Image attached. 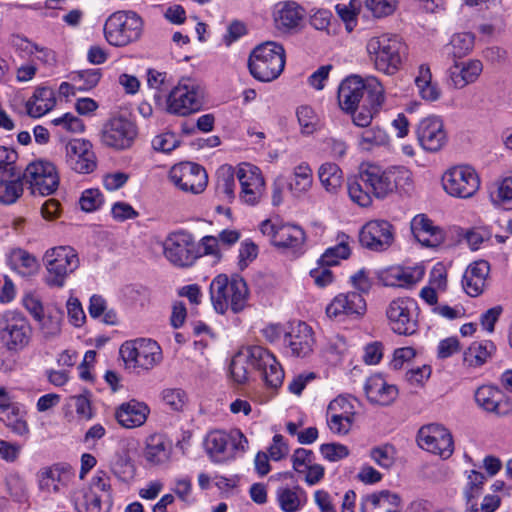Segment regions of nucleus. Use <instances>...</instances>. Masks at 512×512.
I'll return each mask as SVG.
<instances>
[{
    "mask_svg": "<svg viewBox=\"0 0 512 512\" xmlns=\"http://www.w3.org/2000/svg\"><path fill=\"white\" fill-rule=\"evenodd\" d=\"M258 370L266 386L277 389L282 385L284 371L267 349L262 346H250L246 354L233 357L230 364V373L235 382L242 384L248 380L250 368Z\"/></svg>",
    "mask_w": 512,
    "mask_h": 512,
    "instance_id": "nucleus-1",
    "label": "nucleus"
},
{
    "mask_svg": "<svg viewBox=\"0 0 512 512\" xmlns=\"http://www.w3.org/2000/svg\"><path fill=\"white\" fill-rule=\"evenodd\" d=\"M366 53L373 67L386 75H394L403 64L406 45L401 38L391 33L373 35L366 41Z\"/></svg>",
    "mask_w": 512,
    "mask_h": 512,
    "instance_id": "nucleus-2",
    "label": "nucleus"
},
{
    "mask_svg": "<svg viewBox=\"0 0 512 512\" xmlns=\"http://www.w3.org/2000/svg\"><path fill=\"white\" fill-rule=\"evenodd\" d=\"M361 180L378 199H384L395 191L407 193L412 186V174L402 166L383 170L379 166L368 165L361 169Z\"/></svg>",
    "mask_w": 512,
    "mask_h": 512,
    "instance_id": "nucleus-3",
    "label": "nucleus"
},
{
    "mask_svg": "<svg viewBox=\"0 0 512 512\" xmlns=\"http://www.w3.org/2000/svg\"><path fill=\"white\" fill-rule=\"evenodd\" d=\"M210 298L216 312L224 314L228 309L241 312L247 305L249 290L247 283L238 275L228 278L217 275L210 283Z\"/></svg>",
    "mask_w": 512,
    "mask_h": 512,
    "instance_id": "nucleus-4",
    "label": "nucleus"
},
{
    "mask_svg": "<svg viewBox=\"0 0 512 512\" xmlns=\"http://www.w3.org/2000/svg\"><path fill=\"white\" fill-rule=\"evenodd\" d=\"M254 78L269 82L279 77L285 67V50L282 45L268 41L258 45L248 62Z\"/></svg>",
    "mask_w": 512,
    "mask_h": 512,
    "instance_id": "nucleus-5",
    "label": "nucleus"
},
{
    "mask_svg": "<svg viewBox=\"0 0 512 512\" xmlns=\"http://www.w3.org/2000/svg\"><path fill=\"white\" fill-rule=\"evenodd\" d=\"M43 262L46 269L44 283L50 288H62L69 275L79 267V257L71 246H57L48 249Z\"/></svg>",
    "mask_w": 512,
    "mask_h": 512,
    "instance_id": "nucleus-6",
    "label": "nucleus"
},
{
    "mask_svg": "<svg viewBox=\"0 0 512 512\" xmlns=\"http://www.w3.org/2000/svg\"><path fill=\"white\" fill-rule=\"evenodd\" d=\"M205 89L195 79L182 78L167 97V110L178 116L200 111L204 105Z\"/></svg>",
    "mask_w": 512,
    "mask_h": 512,
    "instance_id": "nucleus-7",
    "label": "nucleus"
},
{
    "mask_svg": "<svg viewBox=\"0 0 512 512\" xmlns=\"http://www.w3.org/2000/svg\"><path fill=\"white\" fill-rule=\"evenodd\" d=\"M142 30L143 21L133 11H117L111 14L104 24L105 39L116 47H124L137 41Z\"/></svg>",
    "mask_w": 512,
    "mask_h": 512,
    "instance_id": "nucleus-8",
    "label": "nucleus"
},
{
    "mask_svg": "<svg viewBox=\"0 0 512 512\" xmlns=\"http://www.w3.org/2000/svg\"><path fill=\"white\" fill-rule=\"evenodd\" d=\"M32 328L27 317L17 310L0 313V343L9 352H18L28 346Z\"/></svg>",
    "mask_w": 512,
    "mask_h": 512,
    "instance_id": "nucleus-9",
    "label": "nucleus"
},
{
    "mask_svg": "<svg viewBox=\"0 0 512 512\" xmlns=\"http://www.w3.org/2000/svg\"><path fill=\"white\" fill-rule=\"evenodd\" d=\"M163 254L173 266L179 268L191 267L201 256L198 243L186 231L170 233L163 242Z\"/></svg>",
    "mask_w": 512,
    "mask_h": 512,
    "instance_id": "nucleus-10",
    "label": "nucleus"
},
{
    "mask_svg": "<svg viewBox=\"0 0 512 512\" xmlns=\"http://www.w3.org/2000/svg\"><path fill=\"white\" fill-rule=\"evenodd\" d=\"M386 317L394 333L410 336L418 330V304L410 297L392 300L386 308Z\"/></svg>",
    "mask_w": 512,
    "mask_h": 512,
    "instance_id": "nucleus-11",
    "label": "nucleus"
},
{
    "mask_svg": "<svg viewBox=\"0 0 512 512\" xmlns=\"http://www.w3.org/2000/svg\"><path fill=\"white\" fill-rule=\"evenodd\" d=\"M247 447L248 440L239 429L230 432L215 430L205 438V449L215 462L224 461L234 452H244Z\"/></svg>",
    "mask_w": 512,
    "mask_h": 512,
    "instance_id": "nucleus-12",
    "label": "nucleus"
},
{
    "mask_svg": "<svg viewBox=\"0 0 512 512\" xmlns=\"http://www.w3.org/2000/svg\"><path fill=\"white\" fill-rule=\"evenodd\" d=\"M21 176L34 195H50L57 190L59 185V176L55 165L46 160L29 163Z\"/></svg>",
    "mask_w": 512,
    "mask_h": 512,
    "instance_id": "nucleus-13",
    "label": "nucleus"
},
{
    "mask_svg": "<svg viewBox=\"0 0 512 512\" xmlns=\"http://www.w3.org/2000/svg\"><path fill=\"white\" fill-rule=\"evenodd\" d=\"M120 355L129 367L151 369L162 359L161 348L156 341L146 338L125 342Z\"/></svg>",
    "mask_w": 512,
    "mask_h": 512,
    "instance_id": "nucleus-14",
    "label": "nucleus"
},
{
    "mask_svg": "<svg viewBox=\"0 0 512 512\" xmlns=\"http://www.w3.org/2000/svg\"><path fill=\"white\" fill-rule=\"evenodd\" d=\"M444 190L453 197L470 198L480 187L476 171L467 165L450 168L442 177Z\"/></svg>",
    "mask_w": 512,
    "mask_h": 512,
    "instance_id": "nucleus-15",
    "label": "nucleus"
},
{
    "mask_svg": "<svg viewBox=\"0 0 512 512\" xmlns=\"http://www.w3.org/2000/svg\"><path fill=\"white\" fill-rule=\"evenodd\" d=\"M236 177L240 184V200L251 206L258 204L265 194V180L261 170L255 165L242 163L237 168Z\"/></svg>",
    "mask_w": 512,
    "mask_h": 512,
    "instance_id": "nucleus-16",
    "label": "nucleus"
},
{
    "mask_svg": "<svg viewBox=\"0 0 512 512\" xmlns=\"http://www.w3.org/2000/svg\"><path fill=\"white\" fill-rule=\"evenodd\" d=\"M169 178L179 189L192 194L202 193L208 183L205 169L192 162L174 165L169 172Z\"/></svg>",
    "mask_w": 512,
    "mask_h": 512,
    "instance_id": "nucleus-17",
    "label": "nucleus"
},
{
    "mask_svg": "<svg viewBox=\"0 0 512 512\" xmlns=\"http://www.w3.org/2000/svg\"><path fill=\"white\" fill-rule=\"evenodd\" d=\"M417 440L422 449L444 459L449 458L454 451L451 433L439 424H429L420 428Z\"/></svg>",
    "mask_w": 512,
    "mask_h": 512,
    "instance_id": "nucleus-18",
    "label": "nucleus"
},
{
    "mask_svg": "<svg viewBox=\"0 0 512 512\" xmlns=\"http://www.w3.org/2000/svg\"><path fill=\"white\" fill-rule=\"evenodd\" d=\"M366 312V301L360 293L349 292L337 295L326 307L331 319L343 321L347 318L358 319Z\"/></svg>",
    "mask_w": 512,
    "mask_h": 512,
    "instance_id": "nucleus-19",
    "label": "nucleus"
},
{
    "mask_svg": "<svg viewBox=\"0 0 512 512\" xmlns=\"http://www.w3.org/2000/svg\"><path fill=\"white\" fill-rule=\"evenodd\" d=\"M261 232L270 237L271 242L281 248H300L305 242V232L297 225L275 224L265 220L260 226Z\"/></svg>",
    "mask_w": 512,
    "mask_h": 512,
    "instance_id": "nucleus-20",
    "label": "nucleus"
},
{
    "mask_svg": "<svg viewBox=\"0 0 512 512\" xmlns=\"http://www.w3.org/2000/svg\"><path fill=\"white\" fill-rule=\"evenodd\" d=\"M416 134L420 146L429 152L441 150L448 140L443 120L438 116L423 118L417 126Z\"/></svg>",
    "mask_w": 512,
    "mask_h": 512,
    "instance_id": "nucleus-21",
    "label": "nucleus"
},
{
    "mask_svg": "<svg viewBox=\"0 0 512 512\" xmlns=\"http://www.w3.org/2000/svg\"><path fill=\"white\" fill-rule=\"evenodd\" d=\"M359 237L362 246L373 251H384L394 241L393 226L385 220H373L362 227Z\"/></svg>",
    "mask_w": 512,
    "mask_h": 512,
    "instance_id": "nucleus-22",
    "label": "nucleus"
},
{
    "mask_svg": "<svg viewBox=\"0 0 512 512\" xmlns=\"http://www.w3.org/2000/svg\"><path fill=\"white\" fill-rule=\"evenodd\" d=\"M135 136V125L126 118L116 117L105 125L102 141L106 146L115 149H126L131 146Z\"/></svg>",
    "mask_w": 512,
    "mask_h": 512,
    "instance_id": "nucleus-23",
    "label": "nucleus"
},
{
    "mask_svg": "<svg viewBox=\"0 0 512 512\" xmlns=\"http://www.w3.org/2000/svg\"><path fill=\"white\" fill-rule=\"evenodd\" d=\"M284 344L296 357H306L315 344L312 328L302 321L292 322L284 335Z\"/></svg>",
    "mask_w": 512,
    "mask_h": 512,
    "instance_id": "nucleus-24",
    "label": "nucleus"
},
{
    "mask_svg": "<svg viewBox=\"0 0 512 512\" xmlns=\"http://www.w3.org/2000/svg\"><path fill=\"white\" fill-rule=\"evenodd\" d=\"M89 142L74 139L66 144V163L77 173H91L95 167V156Z\"/></svg>",
    "mask_w": 512,
    "mask_h": 512,
    "instance_id": "nucleus-25",
    "label": "nucleus"
},
{
    "mask_svg": "<svg viewBox=\"0 0 512 512\" xmlns=\"http://www.w3.org/2000/svg\"><path fill=\"white\" fill-rule=\"evenodd\" d=\"M475 401L483 410L497 415H507L512 405L505 394L496 386L482 385L475 391Z\"/></svg>",
    "mask_w": 512,
    "mask_h": 512,
    "instance_id": "nucleus-26",
    "label": "nucleus"
},
{
    "mask_svg": "<svg viewBox=\"0 0 512 512\" xmlns=\"http://www.w3.org/2000/svg\"><path fill=\"white\" fill-rule=\"evenodd\" d=\"M366 79L357 75L345 78L338 88V103L347 113H355L365 94Z\"/></svg>",
    "mask_w": 512,
    "mask_h": 512,
    "instance_id": "nucleus-27",
    "label": "nucleus"
},
{
    "mask_svg": "<svg viewBox=\"0 0 512 512\" xmlns=\"http://www.w3.org/2000/svg\"><path fill=\"white\" fill-rule=\"evenodd\" d=\"M490 265L480 260L471 263L465 270L462 278V287L471 297L481 295L487 287Z\"/></svg>",
    "mask_w": 512,
    "mask_h": 512,
    "instance_id": "nucleus-28",
    "label": "nucleus"
},
{
    "mask_svg": "<svg viewBox=\"0 0 512 512\" xmlns=\"http://www.w3.org/2000/svg\"><path fill=\"white\" fill-rule=\"evenodd\" d=\"M73 476L70 466L56 464L39 473V488L48 493H59L68 485Z\"/></svg>",
    "mask_w": 512,
    "mask_h": 512,
    "instance_id": "nucleus-29",
    "label": "nucleus"
},
{
    "mask_svg": "<svg viewBox=\"0 0 512 512\" xmlns=\"http://www.w3.org/2000/svg\"><path fill=\"white\" fill-rule=\"evenodd\" d=\"M411 231L423 246L437 247L444 241V232L426 215L418 214L411 221Z\"/></svg>",
    "mask_w": 512,
    "mask_h": 512,
    "instance_id": "nucleus-30",
    "label": "nucleus"
},
{
    "mask_svg": "<svg viewBox=\"0 0 512 512\" xmlns=\"http://www.w3.org/2000/svg\"><path fill=\"white\" fill-rule=\"evenodd\" d=\"M483 72V63L478 59L456 62L449 68V79L456 89L475 83Z\"/></svg>",
    "mask_w": 512,
    "mask_h": 512,
    "instance_id": "nucleus-31",
    "label": "nucleus"
},
{
    "mask_svg": "<svg viewBox=\"0 0 512 512\" xmlns=\"http://www.w3.org/2000/svg\"><path fill=\"white\" fill-rule=\"evenodd\" d=\"M26 416L27 411L18 402L10 401L0 405V422L12 433L21 437L27 436L30 432Z\"/></svg>",
    "mask_w": 512,
    "mask_h": 512,
    "instance_id": "nucleus-32",
    "label": "nucleus"
},
{
    "mask_svg": "<svg viewBox=\"0 0 512 512\" xmlns=\"http://www.w3.org/2000/svg\"><path fill=\"white\" fill-rule=\"evenodd\" d=\"M149 407L136 400L121 404L116 410L115 417L118 423L127 429H132L142 426L149 415Z\"/></svg>",
    "mask_w": 512,
    "mask_h": 512,
    "instance_id": "nucleus-33",
    "label": "nucleus"
},
{
    "mask_svg": "<svg viewBox=\"0 0 512 512\" xmlns=\"http://www.w3.org/2000/svg\"><path fill=\"white\" fill-rule=\"evenodd\" d=\"M362 512H400L401 498L398 494L382 490L365 496L361 502Z\"/></svg>",
    "mask_w": 512,
    "mask_h": 512,
    "instance_id": "nucleus-34",
    "label": "nucleus"
},
{
    "mask_svg": "<svg viewBox=\"0 0 512 512\" xmlns=\"http://www.w3.org/2000/svg\"><path fill=\"white\" fill-rule=\"evenodd\" d=\"M364 390L371 403L379 405H390L397 398L396 386L387 384L380 375L369 377L365 383Z\"/></svg>",
    "mask_w": 512,
    "mask_h": 512,
    "instance_id": "nucleus-35",
    "label": "nucleus"
},
{
    "mask_svg": "<svg viewBox=\"0 0 512 512\" xmlns=\"http://www.w3.org/2000/svg\"><path fill=\"white\" fill-rule=\"evenodd\" d=\"M112 504V494H99L94 490H84L75 499L78 512H109Z\"/></svg>",
    "mask_w": 512,
    "mask_h": 512,
    "instance_id": "nucleus-36",
    "label": "nucleus"
},
{
    "mask_svg": "<svg viewBox=\"0 0 512 512\" xmlns=\"http://www.w3.org/2000/svg\"><path fill=\"white\" fill-rule=\"evenodd\" d=\"M171 446L162 434L154 433L149 435L145 441L144 457L153 464L159 465L168 461Z\"/></svg>",
    "mask_w": 512,
    "mask_h": 512,
    "instance_id": "nucleus-37",
    "label": "nucleus"
},
{
    "mask_svg": "<svg viewBox=\"0 0 512 512\" xmlns=\"http://www.w3.org/2000/svg\"><path fill=\"white\" fill-rule=\"evenodd\" d=\"M56 104L55 94L51 88H37L33 96L27 101V113L34 118L41 117L51 111Z\"/></svg>",
    "mask_w": 512,
    "mask_h": 512,
    "instance_id": "nucleus-38",
    "label": "nucleus"
},
{
    "mask_svg": "<svg viewBox=\"0 0 512 512\" xmlns=\"http://www.w3.org/2000/svg\"><path fill=\"white\" fill-rule=\"evenodd\" d=\"M302 17V10L295 2L281 3L274 12L275 25L277 29L282 31L296 28Z\"/></svg>",
    "mask_w": 512,
    "mask_h": 512,
    "instance_id": "nucleus-39",
    "label": "nucleus"
},
{
    "mask_svg": "<svg viewBox=\"0 0 512 512\" xmlns=\"http://www.w3.org/2000/svg\"><path fill=\"white\" fill-rule=\"evenodd\" d=\"M8 264L23 276L34 275L39 270L37 258L22 248H14L10 251Z\"/></svg>",
    "mask_w": 512,
    "mask_h": 512,
    "instance_id": "nucleus-40",
    "label": "nucleus"
},
{
    "mask_svg": "<svg viewBox=\"0 0 512 512\" xmlns=\"http://www.w3.org/2000/svg\"><path fill=\"white\" fill-rule=\"evenodd\" d=\"M495 351V345L491 341L472 343L463 354V363L467 367H480L487 362Z\"/></svg>",
    "mask_w": 512,
    "mask_h": 512,
    "instance_id": "nucleus-41",
    "label": "nucleus"
},
{
    "mask_svg": "<svg viewBox=\"0 0 512 512\" xmlns=\"http://www.w3.org/2000/svg\"><path fill=\"white\" fill-rule=\"evenodd\" d=\"M279 507L284 512H296L305 503V492L299 487H280L276 491Z\"/></svg>",
    "mask_w": 512,
    "mask_h": 512,
    "instance_id": "nucleus-42",
    "label": "nucleus"
},
{
    "mask_svg": "<svg viewBox=\"0 0 512 512\" xmlns=\"http://www.w3.org/2000/svg\"><path fill=\"white\" fill-rule=\"evenodd\" d=\"M313 184V172L307 163H301L294 167L289 189L296 197L306 194Z\"/></svg>",
    "mask_w": 512,
    "mask_h": 512,
    "instance_id": "nucleus-43",
    "label": "nucleus"
},
{
    "mask_svg": "<svg viewBox=\"0 0 512 512\" xmlns=\"http://www.w3.org/2000/svg\"><path fill=\"white\" fill-rule=\"evenodd\" d=\"M318 177L329 193L335 194L341 188L343 182V173L340 167L335 163H324L319 167Z\"/></svg>",
    "mask_w": 512,
    "mask_h": 512,
    "instance_id": "nucleus-44",
    "label": "nucleus"
},
{
    "mask_svg": "<svg viewBox=\"0 0 512 512\" xmlns=\"http://www.w3.org/2000/svg\"><path fill=\"white\" fill-rule=\"evenodd\" d=\"M235 174L231 166H222L217 172L216 192L227 202L235 198Z\"/></svg>",
    "mask_w": 512,
    "mask_h": 512,
    "instance_id": "nucleus-45",
    "label": "nucleus"
},
{
    "mask_svg": "<svg viewBox=\"0 0 512 512\" xmlns=\"http://www.w3.org/2000/svg\"><path fill=\"white\" fill-rule=\"evenodd\" d=\"M432 75L428 66L419 67L418 76L415 78V84L422 99L426 101H436L440 97V89L431 81Z\"/></svg>",
    "mask_w": 512,
    "mask_h": 512,
    "instance_id": "nucleus-46",
    "label": "nucleus"
},
{
    "mask_svg": "<svg viewBox=\"0 0 512 512\" xmlns=\"http://www.w3.org/2000/svg\"><path fill=\"white\" fill-rule=\"evenodd\" d=\"M347 189L350 199L361 207H368L372 204V192L365 188L361 180V171L358 175L348 179Z\"/></svg>",
    "mask_w": 512,
    "mask_h": 512,
    "instance_id": "nucleus-47",
    "label": "nucleus"
},
{
    "mask_svg": "<svg viewBox=\"0 0 512 512\" xmlns=\"http://www.w3.org/2000/svg\"><path fill=\"white\" fill-rule=\"evenodd\" d=\"M350 253L348 237L343 234L339 237V243L337 245L326 249L319 259V264L326 266L337 265L341 259H347Z\"/></svg>",
    "mask_w": 512,
    "mask_h": 512,
    "instance_id": "nucleus-48",
    "label": "nucleus"
},
{
    "mask_svg": "<svg viewBox=\"0 0 512 512\" xmlns=\"http://www.w3.org/2000/svg\"><path fill=\"white\" fill-rule=\"evenodd\" d=\"M24 183L20 175L13 180H0V203L5 205L15 203L23 194Z\"/></svg>",
    "mask_w": 512,
    "mask_h": 512,
    "instance_id": "nucleus-49",
    "label": "nucleus"
},
{
    "mask_svg": "<svg viewBox=\"0 0 512 512\" xmlns=\"http://www.w3.org/2000/svg\"><path fill=\"white\" fill-rule=\"evenodd\" d=\"M296 115L303 134L310 135L319 129L320 120L311 107L300 106Z\"/></svg>",
    "mask_w": 512,
    "mask_h": 512,
    "instance_id": "nucleus-50",
    "label": "nucleus"
},
{
    "mask_svg": "<svg viewBox=\"0 0 512 512\" xmlns=\"http://www.w3.org/2000/svg\"><path fill=\"white\" fill-rule=\"evenodd\" d=\"M101 78L100 69H88L74 72L71 76V80L74 83V87L79 90H90L94 88Z\"/></svg>",
    "mask_w": 512,
    "mask_h": 512,
    "instance_id": "nucleus-51",
    "label": "nucleus"
},
{
    "mask_svg": "<svg viewBox=\"0 0 512 512\" xmlns=\"http://www.w3.org/2000/svg\"><path fill=\"white\" fill-rule=\"evenodd\" d=\"M491 198L494 203L504 207L512 208V175L503 178L494 192H491Z\"/></svg>",
    "mask_w": 512,
    "mask_h": 512,
    "instance_id": "nucleus-52",
    "label": "nucleus"
},
{
    "mask_svg": "<svg viewBox=\"0 0 512 512\" xmlns=\"http://www.w3.org/2000/svg\"><path fill=\"white\" fill-rule=\"evenodd\" d=\"M365 93H367V100L369 101V105L374 112H378L384 103V88L379 80L375 77L366 78V88Z\"/></svg>",
    "mask_w": 512,
    "mask_h": 512,
    "instance_id": "nucleus-53",
    "label": "nucleus"
},
{
    "mask_svg": "<svg viewBox=\"0 0 512 512\" xmlns=\"http://www.w3.org/2000/svg\"><path fill=\"white\" fill-rule=\"evenodd\" d=\"M451 53L454 57L462 58L470 53L474 47V36L471 33H458L450 41Z\"/></svg>",
    "mask_w": 512,
    "mask_h": 512,
    "instance_id": "nucleus-54",
    "label": "nucleus"
},
{
    "mask_svg": "<svg viewBox=\"0 0 512 512\" xmlns=\"http://www.w3.org/2000/svg\"><path fill=\"white\" fill-rule=\"evenodd\" d=\"M387 140L388 138L385 131L380 127L375 126L367 128L361 133L359 145L363 149L369 150L374 146L386 143Z\"/></svg>",
    "mask_w": 512,
    "mask_h": 512,
    "instance_id": "nucleus-55",
    "label": "nucleus"
},
{
    "mask_svg": "<svg viewBox=\"0 0 512 512\" xmlns=\"http://www.w3.org/2000/svg\"><path fill=\"white\" fill-rule=\"evenodd\" d=\"M327 415H337L340 417L354 419L355 408L347 397L338 396L329 403Z\"/></svg>",
    "mask_w": 512,
    "mask_h": 512,
    "instance_id": "nucleus-56",
    "label": "nucleus"
},
{
    "mask_svg": "<svg viewBox=\"0 0 512 512\" xmlns=\"http://www.w3.org/2000/svg\"><path fill=\"white\" fill-rule=\"evenodd\" d=\"M6 487L10 496L18 502L27 498V486L22 477L17 473H10L6 478Z\"/></svg>",
    "mask_w": 512,
    "mask_h": 512,
    "instance_id": "nucleus-57",
    "label": "nucleus"
},
{
    "mask_svg": "<svg viewBox=\"0 0 512 512\" xmlns=\"http://www.w3.org/2000/svg\"><path fill=\"white\" fill-rule=\"evenodd\" d=\"M103 201V195L98 189H87L82 193L79 204L83 211L93 212L102 206Z\"/></svg>",
    "mask_w": 512,
    "mask_h": 512,
    "instance_id": "nucleus-58",
    "label": "nucleus"
},
{
    "mask_svg": "<svg viewBox=\"0 0 512 512\" xmlns=\"http://www.w3.org/2000/svg\"><path fill=\"white\" fill-rule=\"evenodd\" d=\"M370 456L380 467L388 469L394 464L395 449L390 445L375 447L371 450Z\"/></svg>",
    "mask_w": 512,
    "mask_h": 512,
    "instance_id": "nucleus-59",
    "label": "nucleus"
},
{
    "mask_svg": "<svg viewBox=\"0 0 512 512\" xmlns=\"http://www.w3.org/2000/svg\"><path fill=\"white\" fill-rule=\"evenodd\" d=\"M186 393L179 388H167L162 391V400L174 411H180L186 403Z\"/></svg>",
    "mask_w": 512,
    "mask_h": 512,
    "instance_id": "nucleus-60",
    "label": "nucleus"
},
{
    "mask_svg": "<svg viewBox=\"0 0 512 512\" xmlns=\"http://www.w3.org/2000/svg\"><path fill=\"white\" fill-rule=\"evenodd\" d=\"M17 152L9 147L0 146V172L7 173L11 177L16 176Z\"/></svg>",
    "mask_w": 512,
    "mask_h": 512,
    "instance_id": "nucleus-61",
    "label": "nucleus"
},
{
    "mask_svg": "<svg viewBox=\"0 0 512 512\" xmlns=\"http://www.w3.org/2000/svg\"><path fill=\"white\" fill-rule=\"evenodd\" d=\"M366 7L375 17H384L392 14L397 7V0H366Z\"/></svg>",
    "mask_w": 512,
    "mask_h": 512,
    "instance_id": "nucleus-62",
    "label": "nucleus"
},
{
    "mask_svg": "<svg viewBox=\"0 0 512 512\" xmlns=\"http://www.w3.org/2000/svg\"><path fill=\"white\" fill-rule=\"evenodd\" d=\"M179 139L172 132H165L154 137L152 146L156 151L169 153L179 145Z\"/></svg>",
    "mask_w": 512,
    "mask_h": 512,
    "instance_id": "nucleus-63",
    "label": "nucleus"
},
{
    "mask_svg": "<svg viewBox=\"0 0 512 512\" xmlns=\"http://www.w3.org/2000/svg\"><path fill=\"white\" fill-rule=\"evenodd\" d=\"M322 456L328 461L335 462L349 455L347 446L340 443H326L320 446Z\"/></svg>",
    "mask_w": 512,
    "mask_h": 512,
    "instance_id": "nucleus-64",
    "label": "nucleus"
}]
</instances>
